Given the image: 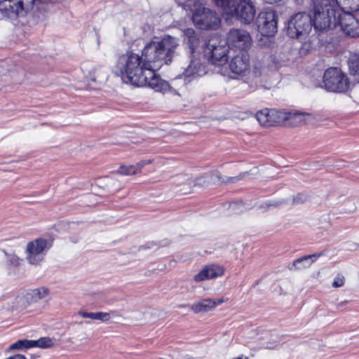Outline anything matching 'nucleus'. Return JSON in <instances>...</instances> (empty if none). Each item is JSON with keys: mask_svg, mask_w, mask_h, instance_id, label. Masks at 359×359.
<instances>
[{"mask_svg": "<svg viewBox=\"0 0 359 359\" xmlns=\"http://www.w3.org/2000/svg\"><path fill=\"white\" fill-rule=\"evenodd\" d=\"M119 67L122 73L123 80L134 87L147 86L156 90H169L170 86L168 81L163 80L159 75L150 72L151 76L148 78L144 75L146 63L138 54L129 53L123 55L119 59Z\"/></svg>", "mask_w": 359, "mask_h": 359, "instance_id": "1", "label": "nucleus"}, {"mask_svg": "<svg viewBox=\"0 0 359 359\" xmlns=\"http://www.w3.org/2000/svg\"><path fill=\"white\" fill-rule=\"evenodd\" d=\"M178 46L175 38L166 36L158 41L148 43L142 52V56L146 63V69L154 72L163 65H169L176 53Z\"/></svg>", "mask_w": 359, "mask_h": 359, "instance_id": "2", "label": "nucleus"}, {"mask_svg": "<svg viewBox=\"0 0 359 359\" xmlns=\"http://www.w3.org/2000/svg\"><path fill=\"white\" fill-rule=\"evenodd\" d=\"M337 10L334 0H316L313 1L312 24L318 32H323L337 27Z\"/></svg>", "mask_w": 359, "mask_h": 359, "instance_id": "3", "label": "nucleus"}, {"mask_svg": "<svg viewBox=\"0 0 359 359\" xmlns=\"http://www.w3.org/2000/svg\"><path fill=\"white\" fill-rule=\"evenodd\" d=\"M313 27L312 18L306 12L292 15L287 21L286 34L292 39H305Z\"/></svg>", "mask_w": 359, "mask_h": 359, "instance_id": "4", "label": "nucleus"}, {"mask_svg": "<svg viewBox=\"0 0 359 359\" xmlns=\"http://www.w3.org/2000/svg\"><path fill=\"white\" fill-rule=\"evenodd\" d=\"M34 0H0V12L11 20H16L23 17L31 11Z\"/></svg>", "mask_w": 359, "mask_h": 359, "instance_id": "5", "label": "nucleus"}, {"mask_svg": "<svg viewBox=\"0 0 359 359\" xmlns=\"http://www.w3.org/2000/svg\"><path fill=\"white\" fill-rule=\"evenodd\" d=\"M323 82L325 90H348L353 87L347 75L337 67L326 69Z\"/></svg>", "mask_w": 359, "mask_h": 359, "instance_id": "6", "label": "nucleus"}, {"mask_svg": "<svg viewBox=\"0 0 359 359\" xmlns=\"http://www.w3.org/2000/svg\"><path fill=\"white\" fill-rule=\"evenodd\" d=\"M192 20L201 29H216L220 24V19L216 12L204 7L194 10Z\"/></svg>", "mask_w": 359, "mask_h": 359, "instance_id": "7", "label": "nucleus"}, {"mask_svg": "<svg viewBox=\"0 0 359 359\" xmlns=\"http://www.w3.org/2000/svg\"><path fill=\"white\" fill-rule=\"evenodd\" d=\"M255 22L259 32L263 36H272L277 32V15L275 11L272 9H264L261 11Z\"/></svg>", "mask_w": 359, "mask_h": 359, "instance_id": "8", "label": "nucleus"}, {"mask_svg": "<svg viewBox=\"0 0 359 359\" xmlns=\"http://www.w3.org/2000/svg\"><path fill=\"white\" fill-rule=\"evenodd\" d=\"M229 49L226 44H217L215 41H209L205 44L203 51L205 56L212 65L222 66L228 61Z\"/></svg>", "mask_w": 359, "mask_h": 359, "instance_id": "9", "label": "nucleus"}, {"mask_svg": "<svg viewBox=\"0 0 359 359\" xmlns=\"http://www.w3.org/2000/svg\"><path fill=\"white\" fill-rule=\"evenodd\" d=\"M52 241L37 238L27 245V259L32 264H37L43 259V252L52 246Z\"/></svg>", "mask_w": 359, "mask_h": 359, "instance_id": "10", "label": "nucleus"}, {"mask_svg": "<svg viewBox=\"0 0 359 359\" xmlns=\"http://www.w3.org/2000/svg\"><path fill=\"white\" fill-rule=\"evenodd\" d=\"M339 25L343 32L348 36H359V21L349 12L337 14V26Z\"/></svg>", "mask_w": 359, "mask_h": 359, "instance_id": "11", "label": "nucleus"}, {"mask_svg": "<svg viewBox=\"0 0 359 359\" xmlns=\"http://www.w3.org/2000/svg\"><path fill=\"white\" fill-rule=\"evenodd\" d=\"M226 43L229 48H236L244 52L251 45V36L247 31L231 29L228 33Z\"/></svg>", "mask_w": 359, "mask_h": 359, "instance_id": "12", "label": "nucleus"}, {"mask_svg": "<svg viewBox=\"0 0 359 359\" xmlns=\"http://www.w3.org/2000/svg\"><path fill=\"white\" fill-rule=\"evenodd\" d=\"M255 8L250 0H241L236 4L231 17H236L241 22L250 24L255 18Z\"/></svg>", "mask_w": 359, "mask_h": 359, "instance_id": "13", "label": "nucleus"}, {"mask_svg": "<svg viewBox=\"0 0 359 359\" xmlns=\"http://www.w3.org/2000/svg\"><path fill=\"white\" fill-rule=\"evenodd\" d=\"M239 180L238 177H223L219 172H213L210 175H204L196 179V185L206 186L209 184V180L213 184L236 183Z\"/></svg>", "mask_w": 359, "mask_h": 359, "instance_id": "14", "label": "nucleus"}, {"mask_svg": "<svg viewBox=\"0 0 359 359\" xmlns=\"http://www.w3.org/2000/svg\"><path fill=\"white\" fill-rule=\"evenodd\" d=\"M249 55L245 52H241L232 57L229 62V69L234 74L241 75L249 68Z\"/></svg>", "mask_w": 359, "mask_h": 359, "instance_id": "15", "label": "nucleus"}, {"mask_svg": "<svg viewBox=\"0 0 359 359\" xmlns=\"http://www.w3.org/2000/svg\"><path fill=\"white\" fill-rule=\"evenodd\" d=\"M224 269L219 265H209L204 267L199 273L194 276V280L201 282L205 280L212 279L223 275Z\"/></svg>", "mask_w": 359, "mask_h": 359, "instance_id": "16", "label": "nucleus"}, {"mask_svg": "<svg viewBox=\"0 0 359 359\" xmlns=\"http://www.w3.org/2000/svg\"><path fill=\"white\" fill-rule=\"evenodd\" d=\"M324 254L323 252L320 253H315L312 255H305L300 258L295 259L292 264H288L287 269L290 271L302 270L309 267L317 258Z\"/></svg>", "mask_w": 359, "mask_h": 359, "instance_id": "17", "label": "nucleus"}, {"mask_svg": "<svg viewBox=\"0 0 359 359\" xmlns=\"http://www.w3.org/2000/svg\"><path fill=\"white\" fill-rule=\"evenodd\" d=\"M287 126L295 127L306 123L310 118L314 116L311 113L303 112L297 110L288 111Z\"/></svg>", "mask_w": 359, "mask_h": 359, "instance_id": "18", "label": "nucleus"}, {"mask_svg": "<svg viewBox=\"0 0 359 359\" xmlns=\"http://www.w3.org/2000/svg\"><path fill=\"white\" fill-rule=\"evenodd\" d=\"M223 302V299H205L193 304L191 306V310L195 313L208 312Z\"/></svg>", "mask_w": 359, "mask_h": 359, "instance_id": "19", "label": "nucleus"}, {"mask_svg": "<svg viewBox=\"0 0 359 359\" xmlns=\"http://www.w3.org/2000/svg\"><path fill=\"white\" fill-rule=\"evenodd\" d=\"M271 123L269 126H287L288 111L285 109H271Z\"/></svg>", "mask_w": 359, "mask_h": 359, "instance_id": "20", "label": "nucleus"}, {"mask_svg": "<svg viewBox=\"0 0 359 359\" xmlns=\"http://www.w3.org/2000/svg\"><path fill=\"white\" fill-rule=\"evenodd\" d=\"M339 10L337 13H352L359 10V0H334Z\"/></svg>", "mask_w": 359, "mask_h": 359, "instance_id": "21", "label": "nucleus"}, {"mask_svg": "<svg viewBox=\"0 0 359 359\" xmlns=\"http://www.w3.org/2000/svg\"><path fill=\"white\" fill-rule=\"evenodd\" d=\"M184 34L185 36L184 41L189 46L190 53L192 54L200 44L199 36L193 29H187L184 30Z\"/></svg>", "mask_w": 359, "mask_h": 359, "instance_id": "22", "label": "nucleus"}, {"mask_svg": "<svg viewBox=\"0 0 359 359\" xmlns=\"http://www.w3.org/2000/svg\"><path fill=\"white\" fill-rule=\"evenodd\" d=\"M205 72L204 67L197 59H191L190 64L185 69L184 75L185 77L190 76H201Z\"/></svg>", "mask_w": 359, "mask_h": 359, "instance_id": "23", "label": "nucleus"}, {"mask_svg": "<svg viewBox=\"0 0 359 359\" xmlns=\"http://www.w3.org/2000/svg\"><path fill=\"white\" fill-rule=\"evenodd\" d=\"M79 315L85 318L98 320L102 322L108 321L110 319V313L107 312H86L79 311Z\"/></svg>", "mask_w": 359, "mask_h": 359, "instance_id": "24", "label": "nucleus"}, {"mask_svg": "<svg viewBox=\"0 0 359 359\" xmlns=\"http://www.w3.org/2000/svg\"><path fill=\"white\" fill-rule=\"evenodd\" d=\"M215 4L222 8L223 12L229 16L232 15L233 11H235V0H214Z\"/></svg>", "mask_w": 359, "mask_h": 359, "instance_id": "25", "label": "nucleus"}, {"mask_svg": "<svg viewBox=\"0 0 359 359\" xmlns=\"http://www.w3.org/2000/svg\"><path fill=\"white\" fill-rule=\"evenodd\" d=\"M50 294V290L46 287H41L32 290L27 293V297H30L33 302H38L40 299L46 298Z\"/></svg>", "mask_w": 359, "mask_h": 359, "instance_id": "26", "label": "nucleus"}, {"mask_svg": "<svg viewBox=\"0 0 359 359\" xmlns=\"http://www.w3.org/2000/svg\"><path fill=\"white\" fill-rule=\"evenodd\" d=\"M271 109L267 108L259 111L256 114V118L258 122L266 127H270L269 123H271Z\"/></svg>", "mask_w": 359, "mask_h": 359, "instance_id": "27", "label": "nucleus"}, {"mask_svg": "<svg viewBox=\"0 0 359 359\" xmlns=\"http://www.w3.org/2000/svg\"><path fill=\"white\" fill-rule=\"evenodd\" d=\"M349 71L352 74H359V53H353L348 60Z\"/></svg>", "mask_w": 359, "mask_h": 359, "instance_id": "28", "label": "nucleus"}, {"mask_svg": "<svg viewBox=\"0 0 359 359\" xmlns=\"http://www.w3.org/2000/svg\"><path fill=\"white\" fill-rule=\"evenodd\" d=\"M34 343L33 340L19 339L9 346V350H27L33 348Z\"/></svg>", "mask_w": 359, "mask_h": 359, "instance_id": "29", "label": "nucleus"}, {"mask_svg": "<svg viewBox=\"0 0 359 359\" xmlns=\"http://www.w3.org/2000/svg\"><path fill=\"white\" fill-rule=\"evenodd\" d=\"M34 347H39L41 348H48L54 346V342L49 337H41L38 340H33Z\"/></svg>", "mask_w": 359, "mask_h": 359, "instance_id": "30", "label": "nucleus"}, {"mask_svg": "<svg viewBox=\"0 0 359 359\" xmlns=\"http://www.w3.org/2000/svg\"><path fill=\"white\" fill-rule=\"evenodd\" d=\"M117 172L123 175H135L137 173V168L135 165H121L117 170Z\"/></svg>", "mask_w": 359, "mask_h": 359, "instance_id": "31", "label": "nucleus"}, {"mask_svg": "<svg viewBox=\"0 0 359 359\" xmlns=\"http://www.w3.org/2000/svg\"><path fill=\"white\" fill-rule=\"evenodd\" d=\"M286 203L285 201H268L260 205L259 206V209H264V210H267L271 207H277L283 203Z\"/></svg>", "mask_w": 359, "mask_h": 359, "instance_id": "32", "label": "nucleus"}, {"mask_svg": "<svg viewBox=\"0 0 359 359\" xmlns=\"http://www.w3.org/2000/svg\"><path fill=\"white\" fill-rule=\"evenodd\" d=\"M344 284V277L342 275L338 274L333 283H332V287H339L343 286Z\"/></svg>", "mask_w": 359, "mask_h": 359, "instance_id": "33", "label": "nucleus"}, {"mask_svg": "<svg viewBox=\"0 0 359 359\" xmlns=\"http://www.w3.org/2000/svg\"><path fill=\"white\" fill-rule=\"evenodd\" d=\"M5 255H6L8 258V262L9 264L13 265L14 266H18L19 263V258L15 255H9L6 252H5Z\"/></svg>", "mask_w": 359, "mask_h": 359, "instance_id": "34", "label": "nucleus"}, {"mask_svg": "<svg viewBox=\"0 0 359 359\" xmlns=\"http://www.w3.org/2000/svg\"><path fill=\"white\" fill-rule=\"evenodd\" d=\"M306 200V196L302 194H298L292 198V203L294 204L303 203Z\"/></svg>", "mask_w": 359, "mask_h": 359, "instance_id": "35", "label": "nucleus"}, {"mask_svg": "<svg viewBox=\"0 0 359 359\" xmlns=\"http://www.w3.org/2000/svg\"><path fill=\"white\" fill-rule=\"evenodd\" d=\"M243 206L242 201L240 202H232L229 204V208L233 211H235L236 213H238L239 211H236L237 208L238 209L242 208ZM241 210H240L241 212Z\"/></svg>", "mask_w": 359, "mask_h": 359, "instance_id": "36", "label": "nucleus"}, {"mask_svg": "<svg viewBox=\"0 0 359 359\" xmlns=\"http://www.w3.org/2000/svg\"><path fill=\"white\" fill-rule=\"evenodd\" d=\"M152 161L149 159V160H142V161H140V162H138L137 163H136L135 165V166H136V168H137V172L140 171L141 169L145 166L146 165H148V164H150L151 163Z\"/></svg>", "mask_w": 359, "mask_h": 359, "instance_id": "37", "label": "nucleus"}, {"mask_svg": "<svg viewBox=\"0 0 359 359\" xmlns=\"http://www.w3.org/2000/svg\"><path fill=\"white\" fill-rule=\"evenodd\" d=\"M265 3L269 4H273L280 1L281 0H263Z\"/></svg>", "mask_w": 359, "mask_h": 359, "instance_id": "38", "label": "nucleus"}, {"mask_svg": "<svg viewBox=\"0 0 359 359\" xmlns=\"http://www.w3.org/2000/svg\"><path fill=\"white\" fill-rule=\"evenodd\" d=\"M353 247H354V249L359 248V245L358 244H353Z\"/></svg>", "mask_w": 359, "mask_h": 359, "instance_id": "39", "label": "nucleus"}, {"mask_svg": "<svg viewBox=\"0 0 359 359\" xmlns=\"http://www.w3.org/2000/svg\"><path fill=\"white\" fill-rule=\"evenodd\" d=\"M43 0H34V3L37 1H43Z\"/></svg>", "mask_w": 359, "mask_h": 359, "instance_id": "40", "label": "nucleus"}, {"mask_svg": "<svg viewBox=\"0 0 359 359\" xmlns=\"http://www.w3.org/2000/svg\"><path fill=\"white\" fill-rule=\"evenodd\" d=\"M339 93H341L342 91L341 90H339ZM344 93H349L350 91H343Z\"/></svg>", "mask_w": 359, "mask_h": 359, "instance_id": "41", "label": "nucleus"}, {"mask_svg": "<svg viewBox=\"0 0 359 359\" xmlns=\"http://www.w3.org/2000/svg\"><path fill=\"white\" fill-rule=\"evenodd\" d=\"M344 303H345V302H341V303L339 305H342V304H344Z\"/></svg>", "mask_w": 359, "mask_h": 359, "instance_id": "42", "label": "nucleus"}, {"mask_svg": "<svg viewBox=\"0 0 359 359\" xmlns=\"http://www.w3.org/2000/svg\"><path fill=\"white\" fill-rule=\"evenodd\" d=\"M353 101H354L355 102L359 103V102H358V101H357V100H353Z\"/></svg>", "mask_w": 359, "mask_h": 359, "instance_id": "43", "label": "nucleus"}]
</instances>
